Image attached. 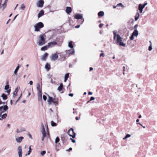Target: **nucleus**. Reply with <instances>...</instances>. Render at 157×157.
<instances>
[{
  "label": "nucleus",
  "instance_id": "nucleus-14",
  "mask_svg": "<svg viewBox=\"0 0 157 157\" xmlns=\"http://www.w3.org/2000/svg\"><path fill=\"white\" fill-rule=\"evenodd\" d=\"M24 139V137L23 136H21L20 137H18L16 138L15 139L17 143H21L22 140Z\"/></svg>",
  "mask_w": 157,
  "mask_h": 157
},
{
  "label": "nucleus",
  "instance_id": "nucleus-64",
  "mask_svg": "<svg viewBox=\"0 0 157 157\" xmlns=\"http://www.w3.org/2000/svg\"><path fill=\"white\" fill-rule=\"evenodd\" d=\"M48 78H51V77H52V75H50V74H48Z\"/></svg>",
  "mask_w": 157,
  "mask_h": 157
},
{
  "label": "nucleus",
  "instance_id": "nucleus-28",
  "mask_svg": "<svg viewBox=\"0 0 157 157\" xmlns=\"http://www.w3.org/2000/svg\"><path fill=\"white\" fill-rule=\"evenodd\" d=\"M1 97L3 98V99L4 100H6L7 98V95L4 94H2Z\"/></svg>",
  "mask_w": 157,
  "mask_h": 157
},
{
  "label": "nucleus",
  "instance_id": "nucleus-30",
  "mask_svg": "<svg viewBox=\"0 0 157 157\" xmlns=\"http://www.w3.org/2000/svg\"><path fill=\"white\" fill-rule=\"evenodd\" d=\"M68 47L71 48H73V45L72 44V42L71 41H70L69 42L68 44Z\"/></svg>",
  "mask_w": 157,
  "mask_h": 157
},
{
  "label": "nucleus",
  "instance_id": "nucleus-63",
  "mask_svg": "<svg viewBox=\"0 0 157 157\" xmlns=\"http://www.w3.org/2000/svg\"><path fill=\"white\" fill-rule=\"evenodd\" d=\"M18 91V90L17 89V88H16L14 91L15 92H17V93Z\"/></svg>",
  "mask_w": 157,
  "mask_h": 157
},
{
  "label": "nucleus",
  "instance_id": "nucleus-24",
  "mask_svg": "<svg viewBox=\"0 0 157 157\" xmlns=\"http://www.w3.org/2000/svg\"><path fill=\"white\" fill-rule=\"evenodd\" d=\"M63 88V84L62 83H61L60 86L58 87L57 89V90H58L59 91H60L62 90Z\"/></svg>",
  "mask_w": 157,
  "mask_h": 157
},
{
  "label": "nucleus",
  "instance_id": "nucleus-8",
  "mask_svg": "<svg viewBox=\"0 0 157 157\" xmlns=\"http://www.w3.org/2000/svg\"><path fill=\"white\" fill-rule=\"evenodd\" d=\"M9 83V81L7 80L6 82L7 85H6L5 86V90H6V92L9 94L11 91L10 89H9V85L8 84Z\"/></svg>",
  "mask_w": 157,
  "mask_h": 157
},
{
  "label": "nucleus",
  "instance_id": "nucleus-20",
  "mask_svg": "<svg viewBox=\"0 0 157 157\" xmlns=\"http://www.w3.org/2000/svg\"><path fill=\"white\" fill-rule=\"evenodd\" d=\"M8 0H5V2L2 5V10L3 11L6 8V6L7 4V3Z\"/></svg>",
  "mask_w": 157,
  "mask_h": 157
},
{
  "label": "nucleus",
  "instance_id": "nucleus-34",
  "mask_svg": "<svg viewBox=\"0 0 157 157\" xmlns=\"http://www.w3.org/2000/svg\"><path fill=\"white\" fill-rule=\"evenodd\" d=\"M25 6L24 5V4H23L21 5V6L20 7V9L24 10L25 8Z\"/></svg>",
  "mask_w": 157,
  "mask_h": 157
},
{
  "label": "nucleus",
  "instance_id": "nucleus-53",
  "mask_svg": "<svg viewBox=\"0 0 157 157\" xmlns=\"http://www.w3.org/2000/svg\"><path fill=\"white\" fill-rule=\"evenodd\" d=\"M103 24H100L99 25V27L100 28H101V27H102V26H103Z\"/></svg>",
  "mask_w": 157,
  "mask_h": 157
},
{
  "label": "nucleus",
  "instance_id": "nucleus-33",
  "mask_svg": "<svg viewBox=\"0 0 157 157\" xmlns=\"http://www.w3.org/2000/svg\"><path fill=\"white\" fill-rule=\"evenodd\" d=\"M144 7H143L142 5L141 4H140L138 6V9L143 10Z\"/></svg>",
  "mask_w": 157,
  "mask_h": 157
},
{
  "label": "nucleus",
  "instance_id": "nucleus-37",
  "mask_svg": "<svg viewBox=\"0 0 157 157\" xmlns=\"http://www.w3.org/2000/svg\"><path fill=\"white\" fill-rule=\"evenodd\" d=\"M41 127L42 128V130L41 132H45V130L43 124H41Z\"/></svg>",
  "mask_w": 157,
  "mask_h": 157
},
{
  "label": "nucleus",
  "instance_id": "nucleus-31",
  "mask_svg": "<svg viewBox=\"0 0 157 157\" xmlns=\"http://www.w3.org/2000/svg\"><path fill=\"white\" fill-rule=\"evenodd\" d=\"M7 116V114L6 113L4 114H3L1 118H0L2 120V119H4Z\"/></svg>",
  "mask_w": 157,
  "mask_h": 157
},
{
  "label": "nucleus",
  "instance_id": "nucleus-56",
  "mask_svg": "<svg viewBox=\"0 0 157 157\" xmlns=\"http://www.w3.org/2000/svg\"><path fill=\"white\" fill-rule=\"evenodd\" d=\"M68 95L70 97H73V94L72 93H70Z\"/></svg>",
  "mask_w": 157,
  "mask_h": 157
},
{
  "label": "nucleus",
  "instance_id": "nucleus-61",
  "mask_svg": "<svg viewBox=\"0 0 157 157\" xmlns=\"http://www.w3.org/2000/svg\"><path fill=\"white\" fill-rule=\"evenodd\" d=\"M80 27V25H77L76 26H75V28H79Z\"/></svg>",
  "mask_w": 157,
  "mask_h": 157
},
{
  "label": "nucleus",
  "instance_id": "nucleus-49",
  "mask_svg": "<svg viewBox=\"0 0 157 157\" xmlns=\"http://www.w3.org/2000/svg\"><path fill=\"white\" fill-rule=\"evenodd\" d=\"M51 82L52 83V84H55L56 83L55 81H53L52 79V78L51 79Z\"/></svg>",
  "mask_w": 157,
  "mask_h": 157
},
{
  "label": "nucleus",
  "instance_id": "nucleus-18",
  "mask_svg": "<svg viewBox=\"0 0 157 157\" xmlns=\"http://www.w3.org/2000/svg\"><path fill=\"white\" fill-rule=\"evenodd\" d=\"M38 100L39 101H41L42 100V92L38 93Z\"/></svg>",
  "mask_w": 157,
  "mask_h": 157
},
{
  "label": "nucleus",
  "instance_id": "nucleus-25",
  "mask_svg": "<svg viewBox=\"0 0 157 157\" xmlns=\"http://www.w3.org/2000/svg\"><path fill=\"white\" fill-rule=\"evenodd\" d=\"M104 12L102 11H100L98 13V15L99 17H102L104 15Z\"/></svg>",
  "mask_w": 157,
  "mask_h": 157
},
{
  "label": "nucleus",
  "instance_id": "nucleus-54",
  "mask_svg": "<svg viewBox=\"0 0 157 157\" xmlns=\"http://www.w3.org/2000/svg\"><path fill=\"white\" fill-rule=\"evenodd\" d=\"M138 26V24L136 25L135 26H134V28L135 29H136Z\"/></svg>",
  "mask_w": 157,
  "mask_h": 157
},
{
  "label": "nucleus",
  "instance_id": "nucleus-47",
  "mask_svg": "<svg viewBox=\"0 0 157 157\" xmlns=\"http://www.w3.org/2000/svg\"><path fill=\"white\" fill-rule=\"evenodd\" d=\"M17 93V92L14 91L13 93V97L14 98L16 96Z\"/></svg>",
  "mask_w": 157,
  "mask_h": 157
},
{
  "label": "nucleus",
  "instance_id": "nucleus-42",
  "mask_svg": "<svg viewBox=\"0 0 157 157\" xmlns=\"http://www.w3.org/2000/svg\"><path fill=\"white\" fill-rule=\"evenodd\" d=\"M42 134H43V136H44V137H46V132H41Z\"/></svg>",
  "mask_w": 157,
  "mask_h": 157
},
{
  "label": "nucleus",
  "instance_id": "nucleus-59",
  "mask_svg": "<svg viewBox=\"0 0 157 157\" xmlns=\"http://www.w3.org/2000/svg\"><path fill=\"white\" fill-rule=\"evenodd\" d=\"M4 112V111H2V112H1L0 113V117H2V113H3Z\"/></svg>",
  "mask_w": 157,
  "mask_h": 157
},
{
  "label": "nucleus",
  "instance_id": "nucleus-43",
  "mask_svg": "<svg viewBox=\"0 0 157 157\" xmlns=\"http://www.w3.org/2000/svg\"><path fill=\"white\" fill-rule=\"evenodd\" d=\"M69 73H67L65 75V77H64V78H68V77H69Z\"/></svg>",
  "mask_w": 157,
  "mask_h": 157
},
{
  "label": "nucleus",
  "instance_id": "nucleus-62",
  "mask_svg": "<svg viewBox=\"0 0 157 157\" xmlns=\"http://www.w3.org/2000/svg\"><path fill=\"white\" fill-rule=\"evenodd\" d=\"M29 137L31 139H32V135H31V134H29Z\"/></svg>",
  "mask_w": 157,
  "mask_h": 157
},
{
  "label": "nucleus",
  "instance_id": "nucleus-13",
  "mask_svg": "<svg viewBox=\"0 0 157 157\" xmlns=\"http://www.w3.org/2000/svg\"><path fill=\"white\" fill-rule=\"evenodd\" d=\"M48 55V54L47 53H45L42 56L41 58V60L43 61H45L47 58Z\"/></svg>",
  "mask_w": 157,
  "mask_h": 157
},
{
  "label": "nucleus",
  "instance_id": "nucleus-41",
  "mask_svg": "<svg viewBox=\"0 0 157 157\" xmlns=\"http://www.w3.org/2000/svg\"><path fill=\"white\" fill-rule=\"evenodd\" d=\"M22 96V94H21L19 97L18 98V99L16 101L15 104H17V103L20 100V98H21Z\"/></svg>",
  "mask_w": 157,
  "mask_h": 157
},
{
  "label": "nucleus",
  "instance_id": "nucleus-4",
  "mask_svg": "<svg viewBox=\"0 0 157 157\" xmlns=\"http://www.w3.org/2000/svg\"><path fill=\"white\" fill-rule=\"evenodd\" d=\"M44 27V25L42 22H39L36 24L34 25V31L36 32H39L41 28Z\"/></svg>",
  "mask_w": 157,
  "mask_h": 157
},
{
  "label": "nucleus",
  "instance_id": "nucleus-17",
  "mask_svg": "<svg viewBox=\"0 0 157 157\" xmlns=\"http://www.w3.org/2000/svg\"><path fill=\"white\" fill-rule=\"evenodd\" d=\"M44 14V11L43 10H41L39 12L38 15V18H40L42 16H43Z\"/></svg>",
  "mask_w": 157,
  "mask_h": 157
},
{
  "label": "nucleus",
  "instance_id": "nucleus-29",
  "mask_svg": "<svg viewBox=\"0 0 157 157\" xmlns=\"http://www.w3.org/2000/svg\"><path fill=\"white\" fill-rule=\"evenodd\" d=\"M32 151V149H31V146H30L29 147V150L28 152L27 153H26L25 154V155L27 156L28 155H29L30 154V153Z\"/></svg>",
  "mask_w": 157,
  "mask_h": 157
},
{
  "label": "nucleus",
  "instance_id": "nucleus-57",
  "mask_svg": "<svg viewBox=\"0 0 157 157\" xmlns=\"http://www.w3.org/2000/svg\"><path fill=\"white\" fill-rule=\"evenodd\" d=\"M104 54H103V53H101L100 54V57H101V56H102V57H104Z\"/></svg>",
  "mask_w": 157,
  "mask_h": 157
},
{
  "label": "nucleus",
  "instance_id": "nucleus-32",
  "mask_svg": "<svg viewBox=\"0 0 157 157\" xmlns=\"http://www.w3.org/2000/svg\"><path fill=\"white\" fill-rule=\"evenodd\" d=\"M60 56L61 57L62 59H63V60L64 61L65 59H66V57L62 53H60Z\"/></svg>",
  "mask_w": 157,
  "mask_h": 157
},
{
  "label": "nucleus",
  "instance_id": "nucleus-22",
  "mask_svg": "<svg viewBox=\"0 0 157 157\" xmlns=\"http://www.w3.org/2000/svg\"><path fill=\"white\" fill-rule=\"evenodd\" d=\"M45 67L47 71H48L50 69V65L48 63H47L45 65Z\"/></svg>",
  "mask_w": 157,
  "mask_h": 157
},
{
  "label": "nucleus",
  "instance_id": "nucleus-48",
  "mask_svg": "<svg viewBox=\"0 0 157 157\" xmlns=\"http://www.w3.org/2000/svg\"><path fill=\"white\" fill-rule=\"evenodd\" d=\"M134 36L132 34L131 36L130 37V39L132 40H133L134 38Z\"/></svg>",
  "mask_w": 157,
  "mask_h": 157
},
{
  "label": "nucleus",
  "instance_id": "nucleus-46",
  "mask_svg": "<svg viewBox=\"0 0 157 157\" xmlns=\"http://www.w3.org/2000/svg\"><path fill=\"white\" fill-rule=\"evenodd\" d=\"M43 98L44 100L45 101H46L47 100V97L45 95H44L43 96Z\"/></svg>",
  "mask_w": 157,
  "mask_h": 157
},
{
  "label": "nucleus",
  "instance_id": "nucleus-60",
  "mask_svg": "<svg viewBox=\"0 0 157 157\" xmlns=\"http://www.w3.org/2000/svg\"><path fill=\"white\" fill-rule=\"evenodd\" d=\"M138 124H139L141 126H142L144 128H145V127L144 126H143L140 123H138Z\"/></svg>",
  "mask_w": 157,
  "mask_h": 157
},
{
  "label": "nucleus",
  "instance_id": "nucleus-1",
  "mask_svg": "<svg viewBox=\"0 0 157 157\" xmlns=\"http://www.w3.org/2000/svg\"><path fill=\"white\" fill-rule=\"evenodd\" d=\"M117 31L116 30H115L113 31L114 39L115 40L116 37L117 44L121 46L125 47V44L123 42H122V40L121 37L119 34H117Z\"/></svg>",
  "mask_w": 157,
  "mask_h": 157
},
{
  "label": "nucleus",
  "instance_id": "nucleus-6",
  "mask_svg": "<svg viewBox=\"0 0 157 157\" xmlns=\"http://www.w3.org/2000/svg\"><path fill=\"white\" fill-rule=\"evenodd\" d=\"M62 44V41L60 42L58 44L57 43V42L56 41L51 42L50 43H48V46L49 47H52L56 45H58L59 46H60Z\"/></svg>",
  "mask_w": 157,
  "mask_h": 157
},
{
  "label": "nucleus",
  "instance_id": "nucleus-5",
  "mask_svg": "<svg viewBox=\"0 0 157 157\" xmlns=\"http://www.w3.org/2000/svg\"><path fill=\"white\" fill-rule=\"evenodd\" d=\"M67 134L73 138H74L75 137L76 133L74 132L73 128H71L67 132Z\"/></svg>",
  "mask_w": 157,
  "mask_h": 157
},
{
  "label": "nucleus",
  "instance_id": "nucleus-15",
  "mask_svg": "<svg viewBox=\"0 0 157 157\" xmlns=\"http://www.w3.org/2000/svg\"><path fill=\"white\" fill-rule=\"evenodd\" d=\"M75 18L77 19H81L82 17V15L81 14H77L74 16Z\"/></svg>",
  "mask_w": 157,
  "mask_h": 157
},
{
  "label": "nucleus",
  "instance_id": "nucleus-7",
  "mask_svg": "<svg viewBox=\"0 0 157 157\" xmlns=\"http://www.w3.org/2000/svg\"><path fill=\"white\" fill-rule=\"evenodd\" d=\"M44 3L43 0H40L36 3V6L37 7L41 8L43 6Z\"/></svg>",
  "mask_w": 157,
  "mask_h": 157
},
{
  "label": "nucleus",
  "instance_id": "nucleus-16",
  "mask_svg": "<svg viewBox=\"0 0 157 157\" xmlns=\"http://www.w3.org/2000/svg\"><path fill=\"white\" fill-rule=\"evenodd\" d=\"M71 8L70 7H67L66 10V13L67 14H70L71 12Z\"/></svg>",
  "mask_w": 157,
  "mask_h": 157
},
{
  "label": "nucleus",
  "instance_id": "nucleus-39",
  "mask_svg": "<svg viewBox=\"0 0 157 157\" xmlns=\"http://www.w3.org/2000/svg\"><path fill=\"white\" fill-rule=\"evenodd\" d=\"M46 151H42L40 153V154L41 155H44L46 153Z\"/></svg>",
  "mask_w": 157,
  "mask_h": 157
},
{
  "label": "nucleus",
  "instance_id": "nucleus-9",
  "mask_svg": "<svg viewBox=\"0 0 157 157\" xmlns=\"http://www.w3.org/2000/svg\"><path fill=\"white\" fill-rule=\"evenodd\" d=\"M8 107L7 105L0 107V112L6 111L8 110Z\"/></svg>",
  "mask_w": 157,
  "mask_h": 157
},
{
  "label": "nucleus",
  "instance_id": "nucleus-51",
  "mask_svg": "<svg viewBox=\"0 0 157 157\" xmlns=\"http://www.w3.org/2000/svg\"><path fill=\"white\" fill-rule=\"evenodd\" d=\"M131 136V135L129 134H127L125 136L126 137H127V138L130 137Z\"/></svg>",
  "mask_w": 157,
  "mask_h": 157
},
{
  "label": "nucleus",
  "instance_id": "nucleus-52",
  "mask_svg": "<svg viewBox=\"0 0 157 157\" xmlns=\"http://www.w3.org/2000/svg\"><path fill=\"white\" fill-rule=\"evenodd\" d=\"M16 132H17V133H20V132H21L20 130V129L19 130L18 129H17V130Z\"/></svg>",
  "mask_w": 157,
  "mask_h": 157
},
{
  "label": "nucleus",
  "instance_id": "nucleus-40",
  "mask_svg": "<svg viewBox=\"0 0 157 157\" xmlns=\"http://www.w3.org/2000/svg\"><path fill=\"white\" fill-rule=\"evenodd\" d=\"M94 99H95V98L94 97H90V100L87 102V103H89L90 102V101H91L92 100H94Z\"/></svg>",
  "mask_w": 157,
  "mask_h": 157
},
{
  "label": "nucleus",
  "instance_id": "nucleus-3",
  "mask_svg": "<svg viewBox=\"0 0 157 157\" xmlns=\"http://www.w3.org/2000/svg\"><path fill=\"white\" fill-rule=\"evenodd\" d=\"M48 102L49 105L52 104V103H53L56 106V104L58 103V100L48 95Z\"/></svg>",
  "mask_w": 157,
  "mask_h": 157
},
{
  "label": "nucleus",
  "instance_id": "nucleus-58",
  "mask_svg": "<svg viewBox=\"0 0 157 157\" xmlns=\"http://www.w3.org/2000/svg\"><path fill=\"white\" fill-rule=\"evenodd\" d=\"M147 4V3H144L143 5H142V6L144 7H145V6Z\"/></svg>",
  "mask_w": 157,
  "mask_h": 157
},
{
  "label": "nucleus",
  "instance_id": "nucleus-21",
  "mask_svg": "<svg viewBox=\"0 0 157 157\" xmlns=\"http://www.w3.org/2000/svg\"><path fill=\"white\" fill-rule=\"evenodd\" d=\"M48 48H49V47H48V45L42 47L41 48V50L42 51H45V50H47Z\"/></svg>",
  "mask_w": 157,
  "mask_h": 157
},
{
  "label": "nucleus",
  "instance_id": "nucleus-44",
  "mask_svg": "<svg viewBox=\"0 0 157 157\" xmlns=\"http://www.w3.org/2000/svg\"><path fill=\"white\" fill-rule=\"evenodd\" d=\"M152 47L151 44L148 47V50L149 51H151L152 50Z\"/></svg>",
  "mask_w": 157,
  "mask_h": 157
},
{
  "label": "nucleus",
  "instance_id": "nucleus-2",
  "mask_svg": "<svg viewBox=\"0 0 157 157\" xmlns=\"http://www.w3.org/2000/svg\"><path fill=\"white\" fill-rule=\"evenodd\" d=\"M46 36L45 34H43L40 35L39 37V40L37 44L39 46H42L44 44L45 42V38Z\"/></svg>",
  "mask_w": 157,
  "mask_h": 157
},
{
  "label": "nucleus",
  "instance_id": "nucleus-27",
  "mask_svg": "<svg viewBox=\"0 0 157 157\" xmlns=\"http://www.w3.org/2000/svg\"><path fill=\"white\" fill-rule=\"evenodd\" d=\"M19 68V66H18L16 68L14 71V74L16 75H17V72L18 71V70Z\"/></svg>",
  "mask_w": 157,
  "mask_h": 157
},
{
  "label": "nucleus",
  "instance_id": "nucleus-23",
  "mask_svg": "<svg viewBox=\"0 0 157 157\" xmlns=\"http://www.w3.org/2000/svg\"><path fill=\"white\" fill-rule=\"evenodd\" d=\"M37 90L38 91V93H40V92H42L41 90H40V84L39 83H38L37 85V87H36Z\"/></svg>",
  "mask_w": 157,
  "mask_h": 157
},
{
  "label": "nucleus",
  "instance_id": "nucleus-11",
  "mask_svg": "<svg viewBox=\"0 0 157 157\" xmlns=\"http://www.w3.org/2000/svg\"><path fill=\"white\" fill-rule=\"evenodd\" d=\"M66 55H70L74 54L75 53V51L74 49H73V50L70 49L69 50H66Z\"/></svg>",
  "mask_w": 157,
  "mask_h": 157
},
{
  "label": "nucleus",
  "instance_id": "nucleus-35",
  "mask_svg": "<svg viewBox=\"0 0 157 157\" xmlns=\"http://www.w3.org/2000/svg\"><path fill=\"white\" fill-rule=\"evenodd\" d=\"M51 125L52 126H56L57 125V124L54 122L53 121H52L51 122Z\"/></svg>",
  "mask_w": 157,
  "mask_h": 157
},
{
  "label": "nucleus",
  "instance_id": "nucleus-19",
  "mask_svg": "<svg viewBox=\"0 0 157 157\" xmlns=\"http://www.w3.org/2000/svg\"><path fill=\"white\" fill-rule=\"evenodd\" d=\"M138 31L137 29H136L134 31L132 34L134 36L136 37L138 36Z\"/></svg>",
  "mask_w": 157,
  "mask_h": 157
},
{
  "label": "nucleus",
  "instance_id": "nucleus-12",
  "mask_svg": "<svg viewBox=\"0 0 157 157\" xmlns=\"http://www.w3.org/2000/svg\"><path fill=\"white\" fill-rule=\"evenodd\" d=\"M19 157H22V150L21 146H19L18 148Z\"/></svg>",
  "mask_w": 157,
  "mask_h": 157
},
{
  "label": "nucleus",
  "instance_id": "nucleus-36",
  "mask_svg": "<svg viewBox=\"0 0 157 157\" xmlns=\"http://www.w3.org/2000/svg\"><path fill=\"white\" fill-rule=\"evenodd\" d=\"M60 139L58 137H57L55 141V142L56 144L58 142H59V141Z\"/></svg>",
  "mask_w": 157,
  "mask_h": 157
},
{
  "label": "nucleus",
  "instance_id": "nucleus-10",
  "mask_svg": "<svg viewBox=\"0 0 157 157\" xmlns=\"http://www.w3.org/2000/svg\"><path fill=\"white\" fill-rule=\"evenodd\" d=\"M58 58V56L56 54H52L51 56V60L55 61Z\"/></svg>",
  "mask_w": 157,
  "mask_h": 157
},
{
  "label": "nucleus",
  "instance_id": "nucleus-26",
  "mask_svg": "<svg viewBox=\"0 0 157 157\" xmlns=\"http://www.w3.org/2000/svg\"><path fill=\"white\" fill-rule=\"evenodd\" d=\"M140 16V14L137 12L136 13L135 16V20L136 21H137L139 18Z\"/></svg>",
  "mask_w": 157,
  "mask_h": 157
},
{
  "label": "nucleus",
  "instance_id": "nucleus-45",
  "mask_svg": "<svg viewBox=\"0 0 157 157\" xmlns=\"http://www.w3.org/2000/svg\"><path fill=\"white\" fill-rule=\"evenodd\" d=\"M121 6V7H124V6L122 5V4L121 3H119L117 4V6Z\"/></svg>",
  "mask_w": 157,
  "mask_h": 157
},
{
  "label": "nucleus",
  "instance_id": "nucleus-55",
  "mask_svg": "<svg viewBox=\"0 0 157 157\" xmlns=\"http://www.w3.org/2000/svg\"><path fill=\"white\" fill-rule=\"evenodd\" d=\"M29 84L30 85H32L33 84V82L32 81H30L29 82Z\"/></svg>",
  "mask_w": 157,
  "mask_h": 157
},
{
  "label": "nucleus",
  "instance_id": "nucleus-50",
  "mask_svg": "<svg viewBox=\"0 0 157 157\" xmlns=\"http://www.w3.org/2000/svg\"><path fill=\"white\" fill-rule=\"evenodd\" d=\"M70 139L71 141L73 143H75L76 142L75 140L72 139L71 138H70Z\"/></svg>",
  "mask_w": 157,
  "mask_h": 157
},
{
  "label": "nucleus",
  "instance_id": "nucleus-38",
  "mask_svg": "<svg viewBox=\"0 0 157 157\" xmlns=\"http://www.w3.org/2000/svg\"><path fill=\"white\" fill-rule=\"evenodd\" d=\"M20 129L21 132L25 131V128L24 127H21L20 128Z\"/></svg>",
  "mask_w": 157,
  "mask_h": 157
}]
</instances>
